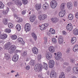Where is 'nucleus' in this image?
<instances>
[{
	"mask_svg": "<svg viewBox=\"0 0 78 78\" xmlns=\"http://www.w3.org/2000/svg\"><path fill=\"white\" fill-rule=\"evenodd\" d=\"M16 49V46L15 45L13 44L11 45L9 48V50L8 52L9 53H12Z\"/></svg>",
	"mask_w": 78,
	"mask_h": 78,
	"instance_id": "obj_1",
	"label": "nucleus"
},
{
	"mask_svg": "<svg viewBox=\"0 0 78 78\" xmlns=\"http://www.w3.org/2000/svg\"><path fill=\"white\" fill-rule=\"evenodd\" d=\"M62 55V54L61 52H58L57 53V55H55V58L56 60L57 61H59L61 59V56Z\"/></svg>",
	"mask_w": 78,
	"mask_h": 78,
	"instance_id": "obj_2",
	"label": "nucleus"
},
{
	"mask_svg": "<svg viewBox=\"0 0 78 78\" xmlns=\"http://www.w3.org/2000/svg\"><path fill=\"white\" fill-rule=\"evenodd\" d=\"M24 29L26 31H30L31 30V25L29 23L25 24L24 26Z\"/></svg>",
	"mask_w": 78,
	"mask_h": 78,
	"instance_id": "obj_3",
	"label": "nucleus"
},
{
	"mask_svg": "<svg viewBox=\"0 0 78 78\" xmlns=\"http://www.w3.org/2000/svg\"><path fill=\"white\" fill-rule=\"evenodd\" d=\"M57 2H56L55 0L52 1L50 3L51 6L52 8H55L57 6Z\"/></svg>",
	"mask_w": 78,
	"mask_h": 78,
	"instance_id": "obj_4",
	"label": "nucleus"
},
{
	"mask_svg": "<svg viewBox=\"0 0 78 78\" xmlns=\"http://www.w3.org/2000/svg\"><path fill=\"white\" fill-rule=\"evenodd\" d=\"M41 65L39 64H37L35 66V70L37 72H39L41 70Z\"/></svg>",
	"mask_w": 78,
	"mask_h": 78,
	"instance_id": "obj_5",
	"label": "nucleus"
},
{
	"mask_svg": "<svg viewBox=\"0 0 78 78\" xmlns=\"http://www.w3.org/2000/svg\"><path fill=\"white\" fill-rule=\"evenodd\" d=\"M55 65V61L53 60H51L49 61V68H52Z\"/></svg>",
	"mask_w": 78,
	"mask_h": 78,
	"instance_id": "obj_6",
	"label": "nucleus"
},
{
	"mask_svg": "<svg viewBox=\"0 0 78 78\" xmlns=\"http://www.w3.org/2000/svg\"><path fill=\"white\" fill-rule=\"evenodd\" d=\"M47 15H39L38 17L40 20H43L47 18Z\"/></svg>",
	"mask_w": 78,
	"mask_h": 78,
	"instance_id": "obj_7",
	"label": "nucleus"
},
{
	"mask_svg": "<svg viewBox=\"0 0 78 78\" xmlns=\"http://www.w3.org/2000/svg\"><path fill=\"white\" fill-rule=\"evenodd\" d=\"M19 55L17 54H15L12 57V61L14 62H16L19 59Z\"/></svg>",
	"mask_w": 78,
	"mask_h": 78,
	"instance_id": "obj_8",
	"label": "nucleus"
},
{
	"mask_svg": "<svg viewBox=\"0 0 78 78\" xmlns=\"http://www.w3.org/2000/svg\"><path fill=\"white\" fill-rule=\"evenodd\" d=\"M58 41L59 44H62L63 43V42H64V38H63V37L62 35H59L58 37Z\"/></svg>",
	"mask_w": 78,
	"mask_h": 78,
	"instance_id": "obj_9",
	"label": "nucleus"
},
{
	"mask_svg": "<svg viewBox=\"0 0 78 78\" xmlns=\"http://www.w3.org/2000/svg\"><path fill=\"white\" fill-rule=\"evenodd\" d=\"M39 26V27H41L40 28L41 30H45L46 29V27L48 26V24L47 23H46L44 24H42L41 26L40 25Z\"/></svg>",
	"mask_w": 78,
	"mask_h": 78,
	"instance_id": "obj_10",
	"label": "nucleus"
},
{
	"mask_svg": "<svg viewBox=\"0 0 78 78\" xmlns=\"http://www.w3.org/2000/svg\"><path fill=\"white\" fill-rule=\"evenodd\" d=\"M50 77L51 78V77H54V78L56 77V73L55 72L54 70H52L51 71Z\"/></svg>",
	"mask_w": 78,
	"mask_h": 78,
	"instance_id": "obj_11",
	"label": "nucleus"
},
{
	"mask_svg": "<svg viewBox=\"0 0 78 78\" xmlns=\"http://www.w3.org/2000/svg\"><path fill=\"white\" fill-rule=\"evenodd\" d=\"M66 28L67 30L72 31L73 29V27L72 26V25L70 23L68 24V25H67V26H66Z\"/></svg>",
	"mask_w": 78,
	"mask_h": 78,
	"instance_id": "obj_12",
	"label": "nucleus"
},
{
	"mask_svg": "<svg viewBox=\"0 0 78 78\" xmlns=\"http://www.w3.org/2000/svg\"><path fill=\"white\" fill-rule=\"evenodd\" d=\"M13 15L15 17V18L16 19V21H17L18 22H21L23 21L22 19L18 17L17 15L14 14V13H13Z\"/></svg>",
	"mask_w": 78,
	"mask_h": 78,
	"instance_id": "obj_13",
	"label": "nucleus"
},
{
	"mask_svg": "<svg viewBox=\"0 0 78 78\" xmlns=\"http://www.w3.org/2000/svg\"><path fill=\"white\" fill-rule=\"evenodd\" d=\"M32 50L34 54L36 55L38 53V49L36 47L33 48L32 49Z\"/></svg>",
	"mask_w": 78,
	"mask_h": 78,
	"instance_id": "obj_14",
	"label": "nucleus"
},
{
	"mask_svg": "<svg viewBox=\"0 0 78 78\" xmlns=\"http://www.w3.org/2000/svg\"><path fill=\"white\" fill-rule=\"evenodd\" d=\"M65 14H66L65 10H61L59 13V16L61 17H62L64 16Z\"/></svg>",
	"mask_w": 78,
	"mask_h": 78,
	"instance_id": "obj_15",
	"label": "nucleus"
},
{
	"mask_svg": "<svg viewBox=\"0 0 78 78\" xmlns=\"http://www.w3.org/2000/svg\"><path fill=\"white\" fill-rule=\"evenodd\" d=\"M46 57L48 60H50L51 59V58H52V55H51V53H48L46 55Z\"/></svg>",
	"mask_w": 78,
	"mask_h": 78,
	"instance_id": "obj_16",
	"label": "nucleus"
},
{
	"mask_svg": "<svg viewBox=\"0 0 78 78\" xmlns=\"http://www.w3.org/2000/svg\"><path fill=\"white\" fill-rule=\"evenodd\" d=\"M8 35L6 34H0V39H5L7 37Z\"/></svg>",
	"mask_w": 78,
	"mask_h": 78,
	"instance_id": "obj_17",
	"label": "nucleus"
},
{
	"mask_svg": "<svg viewBox=\"0 0 78 78\" xmlns=\"http://www.w3.org/2000/svg\"><path fill=\"white\" fill-rule=\"evenodd\" d=\"M67 6L69 9H70L72 8V3L71 2H69L67 3Z\"/></svg>",
	"mask_w": 78,
	"mask_h": 78,
	"instance_id": "obj_18",
	"label": "nucleus"
},
{
	"mask_svg": "<svg viewBox=\"0 0 78 78\" xmlns=\"http://www.w3.org/2000/svg\"><path fill=\"white\" fill-rule=\"evenodd\" d=\"M9 11V8L7 7L6 10H2V13H3L4 15H6Z\"/></svg>",
	"mask_w": 78,
	"mask_h": 78,
	"instance_id": "obj_19",
	"label": "nucleus"
},
{
	"mask_svg": "<svg viewBox=\"0 0 78 78\" xmlns=\"http://www.w3.org/2000/svg\"><path fill=\"white\" fill-rule=\"evenodd\" d=\"M35 19H36V15H32V16L30 18V22H33L34 21Z\"/></svg>",
	"mask_w": 78,
	"mask_h": 78,
	"instance_id": "obj_20",
	"label": "nucleus"
},
{
	"mask_svg": "<svg viewBox=\"0 0 78 78\" xmlns=\"http://www.w3.org/2000/svg\"><path fill=\"white\" fill-rule=\"evenodd\" d=\"M49 5L48 3L47 2H45L44 4L43 5V8L44 10L48 9V8Z\"/></svg>",
	"mask_w": 78,
	"mask_h": 78,
	"instance_id": "obj_21",
	"label": "nucleus"
},
{
	"mask_svg": "<svg viewBox=\"0 0 78 78\" xmlns=\"http://www.w3.org/2000/svg\"><path fill=\"white\" fill-rule=\"evenodd\" d=\"M51 20L52 23H56L58 22L59 20V19L57 18V17L53 18L51 19Z\"/></svg>",
	"mask_w": 78,
	"mask_h": 78,
	"instance_id": "obj_22",
	"label": "nucleus"
},
{
	"mask_svg": "<svg viewBox=\"0 0 78 78\" xmlns=\"http://www.w3.org/2000/svg\"><path fill=\"white\" fill-rule=\"evenodd\" d=\"M73 72L75 74L77 73H78V67H75L73 68Z\"/></svg>",
	"mask_w": 78,
	"mask_h": 78,
	"instance_id": "obj_23",
	"label": "nucleus"
},
{
	"mask_svg": "<svg viewBox=\"0 0 78 78\" xmlns=\"http://www.w3.org/2000/svg\"><path fill=\"white\" fill-rule=\"evenodd\" d=\"M41 4H36L35 5V8L36 9L37 11H39L41 9Z\"/></svg>",
	"mask_w": 78,
	"mask_h": 78,
	"instance_id": "obj_24",
	"label": "nucleus"
},
{
	"mask_svg": "<svg viewBox=\"0 0 78 78\" xmlns=\"http://www.w3.org/2000/svg\"><path fill=\"white\" fill-rule=\"evenodd\" d=\"M27 52L28 51L27 50L24 51L23 53L21 54V56H22L23 58H25V56H27Z\"/></svg>",
	"mask_w": 78,
	"mask_h": 78,
	"instance_id": "obj_25",
	"label": "nucleus"
},
{
	"mask_svg": "<svg viewBox=\"0 0 78 78\" xmlns=\"http://www.w3.org/2000/svg\"><path fill=\"white\" fill-rule=\"evenodd\" d=\"M48 49L52 53L55 51V48L53 46H50L49 47Z\"/></svg>",
	"mask_w": 78,
	"mask_h": 78,
	"instance_id": "obj_26",
	"label": "nucleus"
},
{
	"mask_svg": "<svg viewBox=\"0 0 78 78\" xmlns=\"http://www.w3.org/2000/svg\"><path fill=\"white\" fill-rule=\"evenodd\" d=\"M76 41V38L75 37H73L71 38V42L72 44H75Z\"/></svg>",
	"mask_w": 78,
	"mask_h": 78,
	"instance_id": "obj_27",
	"label": "nucleus"
},
{
	"mask_svg": "<svg viewBox=\"0 0 78 78\" xmlns=\"http://www.w3.org/2000/svg\"><path fill=\"white\" fill-rule=\"evenodd\" d=\"M73 50L74 51H76L77 50H78V44L75 45L73 47Z\"/></svg>",
	"mask_w": 78,
	"mask_h": 78,
	"instance_id": "obj_28",
	"label": "nucleus"
},
{
	"mask_svg": "<svg viewBox=\"0 0 78 78\" xmlns=\"http://www.w3.org/2000/svg\"><path fill=\"white\" fill-rule=\"evenodd\" d=\"M31 35L32 37H33V38L34 39V40L35 41H36V40L37 39V36L35 34V33H34V32L32 33Z\"/></svg>",
	"mask_w": 78,
	"mask_h": 78,
	"instance_id": "obj_29",
	"label": "nucleus"
},
{
	"mask_svg": "<svg viewBox=\"0 0 78 78\" xmlns=\"http://www.w3.org/2000/svg\"><path fill=\"white\" fill-rule=\"evenodd\" d=\"M59 78H65V74L64 72H61V75L59 76Z\"/></svg>",
	"mask_w": 78,
	"mask_h": 78,
	"instance_id": "obj_30",
	"label": "nucleus"
},
{
	"mask_svg": "<svg viewBox=\"0 0 78 78\" xmlns=\"http://www.w3.org/2000/svg\"><path fill=\"white\" fill-rule=\"evenodd\" d=\"M73 31V33L75 35H78V29H75Z\"/></svg>",
	"mask_w": 78,
	"mask_h": 78,
	"instance_id": "obj_31",
	"label": "nucleus"
},
{
	"mask_svg": "<svg viewBox=\"0 0 78 78\" xmlns=\"http://www.w3.org/2000/svg\"><path fill=\"white\" fill-rule=\"evenodd\" d=\"M43 68H44L45 70H47L48 69V65L47 63L44 62L43 65Z\"/></svg>",
	"mask_w": 78,
	"mask_h": 78,
	"instance_id": "obj_32",
	"label": "nucleus"
},
{
	"mask_svg": "<svg viewBox=\"0 0 78 78\" xmlns=\"http://www.w3.org/2000/svg\"><path fill=\"white\" fill-rule=\"evenodd\" d=\"M16 28L18 31H20L21 30V27L20 25L18 24L16 26Z\"/></svg>",
	"mask_w": 78,
	"mask_h": 78,
	"instance_id": "obj_33",
	"label": "nucleus"
},
{
	"mask_svg": "<svg viewBox=\"0 0 78 78\" xmlns=\"http://www.w3.org/2000/svg\"><path fill=\"white\" fill-rule=\"evenodd\" d=\"M65 5H66V3H62V4L60 6L61 9H64L65 8Z\"/></svg>",
	"mask_w": 78,
	"mask_h": 78,
	"instance_id": "obj_34",
	"label": "nucleus"
},
{
	"mask_svg": "<svg viewBox=\"0 0 78 78\" xmlns=\"http://www.w3.org/2000/svg\"><path fill=\"white\" fill-rule=\"evenodd\" d=\"M30 64L32 66H34L35 64V60H31L30 62Z\"/></svg>",
	"mask_w": 78,
	"mask_h": 78,
	"instance_id": "obj_35",
	"label": "nucleus"
},
{
	"mask_svg": "<svg viewBox=\"0 0 78 78\" xmlns=\"http://www.w3.org/2000/svg\"><path fill=\"white\" fill-rule=\"evenodd\" d=\"M12 44V43H11L10 42H8L6 44L5 47L7 48H9L10 47V46Z\"/></svg>",
	"mask_w": 78,
	"mask_h": 78,
	"instance_id": "obj_36",
	"label": "nucleus"
},
{
	"mask_svg": "<svg viewBox=\"0 0 78 78\" xmlns=\"http://www.w3.org/2000/svg\"><path fill=\"white\" fill-rule=\"evenodd\" d=\"M71 70V66H68L67 68H66V71L67 72H69Z\"/></svg>",
	"mask_w": 78,
	"mask_h": 78,
	"instance_id": "obj_37",
	"label": "nucleus"
},
{
	"mask_svg": "<svg viewBox=\"0 0 78 78\" xmlns=\"http://www.w3.org/2000/svg\"><path fill=\"white\" fill-rule=\"evenodd\" d=\"M4 6L5 5H3V2H2L0 1V8L1 9L3 8Z\"/></svg>",
	"mask_w": 78,
	"mask_h": 78,
	"instance_id": "obj_38",
	"label": "nucleus"
},
{
	"mask_svg": "<svg viewBox=\"0 0 78 78\" xmlns=\"http://www.w3.org/2000/svg\"><path fill=\"white\" fill-rule=\"evenodd\" d=\"M11 37L13 40H15V39H17V37L16 35H13L11 36Z\"/></svg>",
	"mask_w": 78,
	"mask_h": 78,
	"instance_id": "obj_39",
	"label": "nucleus"
},
{
	"mask_svg": "<svg viewBox=\"0 0 78 78\" xmlns=\"http://www.w3.org/2000/svg\"><path fill=\"white\" fill-rule=\"evenodd\" d=\"M5 58L7 59V60H8V59H9V55L8 54H5Z\"/></svg>",
	"mask_w": 78,
	"mask_h": 78,
	"instance_id": "obj_40",
	"label": "nucleus"
},
{
	"mask_svg": "<svg viewBox=\"0 0 78 78\" xmlns=\"http://www.w3.org/2000/svg\"><path fill=\"white\" fill-rule=\"evenodd\" d=\"M16 1L18 3V5L20 6L22 5V2H21L20 1H19V0H16Z\"/></svg>",
	"mask_w": 78,
	"mask_h": 78,
	"instance_id": "obj_41",
	"label": "nucleus"
},
{
	"mask_svg": "<svg viewBox=\"0 0 78 78\" xmlns=\"http://www.w3.org/2000/svg\"><path fill=\"white\" fill-rule=\"evenodd\" d=\"M3 23L5 24V25H7V23H8V20L7 19H5L3 20Z\"/></svg>",
	"mask_w": 78,
	"mask_h": 78,
	"instance_id": "obj_42",
	"label": "nucleus"
},
{
	"mask_svg": "<svg viewBox=\"0 0 78 78\" xmlns=\"http://www.w3.org/2000/svg\"><path fill=\"white\" fill-rule=\"evenodd\" d=\"M5 31L8 33H11V29H6L5 30Z\"/></svg>",
	"mask_w": 78,
	"mask_h": 78,
	"instance_id": "obj_43",
	"label": "nucleus"
},
{
	"mask_svg": "<svg viewBox=\"0 0 78 78\" xmlns=\"http://www.w3.org/2000/svg\"><path fill=\"white\" fill-rule=\"evenodd\" d=\"M41 58H42V55L41 54H39L38 55L37 57V59L38 61H39L41 59Z\"/></svg>",
	"mask_w": 78,
	"mask_h": 78,
	"instance_id": "obj_44",
	"label": "nucleus"
},
{
	"mask_svg": "<svg viewBox=\"0 0 78 78\" xmlns=\"http://www.w3.org/2000/svg\"><path fill=\"white\" fill-rule=\"evenodd\" d=\"M8 27L9 28H12L13 27V25L11 23H10L8 24Z\"/></svg>",
	"mask_w": 78,
	"mask_h": 78,
	"instance_id": "obj_45",
	"label": "nucleus"
},
{
	"mask_svg": "<svg viewBox=\"0 0 78 78\" xmlns=\"http://www.w3.org/2000/svg\"><path fill=\"white\" fill-rule=\"evenodd\" d=\"M52 41L53 42L54 44H56L57 42L56 39L55 38H52Z\"/></svg>",
	"mask_w": 78,
	"mask_h": 78,
	"instance_id": "obj_46",
	"label": "nucleus"
},
{
	"mask_svg": "<svg viewBox=\"0 0 78 78\" xmlns=\"http://www.w3.org/2000/svg\"><path fill=\"white\" fill-rule=\"evenodd\" d=\"M18 41H19V42H21V41H22L23 40V39L21 37H20L18 38Z\"/></svg>",
	"mask_w": 78,
	"mask_h": 78,
	"instance_id": "obj_47",
	"label": "nucleus"
},
{
	"mask_svg": "<svg viewBox=\"0 0 78 78\" xmlns=\"http://www.w3.org/2000/svg\"><path fill=\"white\" fill-rule=\"evenodd\" d=\"M11 10L13 12H16V9H15L14 7L12 8Z\"/></svg>",
	"mask_w": 78,
	"mask_h": 78,
	"instance_id": "obj_48",
	"label": "nucleus"
},
{
	"mask_svg": "<svg viewBox=\"0 0 78 78\" xmlns=\"http://www.w3.org/2000/svg\"><path fill=\"white\" fill-rule=\"evenodd\" d=\"M12 2H10L8 3L7 5H8V6H11V5H12Z\"/></svg>",
	"mask_w": 78,
	"mask_h": 78,
	"instance_id": "obj_49",
	"label": "nucleus"
},
{
	"mask_svg": "<svg viewBox=\"0 0 78 78\" xmlns=\"http://www.w3.org/2000/svg\"><path fill=\"white\" fill-rule=\"evenodd\" d=\"M20 43L22 45H25V41H24L23 40L22 41H21Z\"/></svg>",
	"mask_w": 78,
	"mask_h": 78,
	"instance_id": "obj_50",
	"label": "nucleus"
},
{
	"mask_svg": "<svg viewBox=\"0 0 78 78\" xmlns=\"http://www.w3.org/2000/svg\"><path fill=\"white\" fill-rule=\"evenodd\" d=\"M26 13V10H24L22 11V14L23 15H25V14Z\"/></svg>",
	"mask_w": 78,
	"mask_h": 78,
	"instance_id": "obj_51",
	"label": "nucleus"
},
{
	"mask_svg": "<svg viewBox=\"0 0 78 78\" xmlns=\"http://www.w3.org/2000/svg\"><path fill=\"white\" fill-rule=\"evenodd\" d=\"M44 39L45 41V43L46 44L47 42V38L46 37H45Z\"/></svg>",
	"mask_w": 78,
	"mask_h": 78,
	"instance_id": "obj_52",
	"label": "nucleus"
},
{
	"mask_svg": "<svg viewBox=\"0 0 78 78\" xmlns=\"http://www.w3.org/2000/svg\"><path fill=\"white\" fill-rule=\"evenodd\" d=\"M74 4L75 6H77V4H78L77 1H75L74 2Z\"/></svg>",
	"mask_w": 78,
	"mask_h": 78,
	"instance_id": "obj_53",
	"label": "nucleus"
},
{
	"mask_svg": "<svg viewBox=\"0 0 78 78\" xmlns=\"http://www.w3.org/2000/svg\"><path fill=\"white\" fill-rule=\"evenodd\" d=\"M51 33L52 34H55V30H54L51 32Z\"/></svg>",
	"mask_w": 78,
	"mask_h": 78,
	"instance_id": "obj_54",
	"label": "nucleus"
},
{
	"mask_svg": "<svg viewBox=\"0 0 78 78\" xmlns=\"http://www.w3.org/2000/svg\"><path fill=\"white\" fill-rule=\"evenodd\" d=\"M71 17H73V15L72 14L70 13L69 14V16H68V18H69Z\"/></svg>",
	"mask_w": 78,
	"mask_h": 78,
	"instance_id": "obj_55",
	"label": "nucleus"
},
{
	"mask_svg": "<svg viewBox=\"0 0 78 78\" xmlns=\"http://www.w3.org/2000/svg\"><path fill=\"white\" fill-rule=\"evenodd\" d=\"M70 49H67L66 51V53H69V52H70Z\"/></svg>",
	"mask_w": 78,
	"mask_h": 78,
	"instance_id": "obj_56",
	"label": "nucleus"
},
{
	"mask_svg": "<svg viewBox=\"0 0 78 78\" xmlns=\"http://www.w3.org/2000/svg\"><path fill=\"white\" fill-rule=\"evenodd\" d=\"M30 69V66H26V69L27 70H29Z\"/></svg>",
	"mask_w": 78,
	"mask_h": 78,
	"instance_id": "obj_57",
	"label": "nucleus"
},
{
	"mask_svg": "<svg viewBox=\"0 0 78 78\" xmlns=\"http://www.w3.org/2000/svg\"><path fill=\"white\" fill-rule=\"evenodd\" d=\"M62 33L63 35H66V34H67V33H66V32L65 31H63Z\"/></svg>",
	"mask_w": 78,
	"mask_h": 78,
	"instance_id": "obj_58",
	"label": "nucleus"
},
{
	"mask_svg": "<svg viewBox=\"0 0 78 78\" xmlns=\"http://www.w3.org/2000/svg\"><path fill=\"white\" fill-rule=\"evenodd\" d=\"M18 52H19V53H20V52H21V51L18 50H16L15 53H18Z\"/></svg>",
	"mask_w": 78,
	"mask_h": 78,
	"instance_id": "obj_59",
	"label": "nucleus"
},
{
	"mask_svg": "<svg viewBox=\"0 0 78 78\" xmlns=\"http://www.w3.org/2000/svg\"><path fill=\"white\" fill-rule=\"evenodd\" d=\"M64 65H65V66H69V63L67 62H65L64 63Z\"/></svg>",
	"mask_w": 78,
	"mask_h": 78,
	"instance_id": "obj_60",
	"label": "nucleus"
},
{
	"mask_svg": "<svg viewBox=\"0 0 78 78\" xmlns=\"http://www.w3.org/2000/svg\"><path fill=\"white\" fill-rule=\"evenodd\" d=\"M77 19H78V12H77L75 15Z\"/></svg>",
	"mask_w": 78,
	"mask_h": 78,
	"instance_id": "obj_61",
	"label": "nucleus"
},
{
	"mask_svg": "<svg viewBox=\"0 0 78 78\" xmlns=\"http://www.w3.org/2000/svg\"><path fill=\"white\" fill-rule=\"evenodd\" d=\"M70 62L71 63H74V60L73 59H71L70 60Z\"/></svg>",
	"mask_w": 78,
	"mask_h": 78,
	"instance_id": "obj_62",
	"label": "nucleus"
},
{
	"mask_svg": "<svg viewBox=\"0 0 78 78\" xmlns=\"http://www.w3.org/2000/svg\"><path fill=\"white\" fill-rule=\"evenodd\" d=\"M47 74L48 75H50V72L49 71H48L47 72Z\"/></svg>",
	"mask_w": 78,
	"mask_h": 78,
	"instance_id": "obj_63",
	"label": "nucleus"
},
{
	"mask_svg": "<svg viewBox=\"0 0 78 78\" xmlns=\"http://www.w3.org/2000/svg\"><path fill=\"white\" fill-rule=\"evenodd\" d=\"M73 16L70 17V18H69V20H73Z\"/></svg>",
	"mask_w": 78,
	"mask_h": 78,
	"instance_id": "obj_64",
	"label": "nucleus"
}]
</instances>
